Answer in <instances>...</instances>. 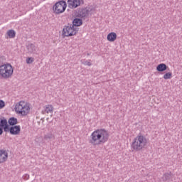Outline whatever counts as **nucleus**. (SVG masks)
<instances>
[{
	"instance_id": "1",
	"label": "nucleus",
	"mask_w": 182,
	"mask_h": 182,
	"mask_svg": "<svg viewBox=\"0 0 182 182\" xmlns=\"http://www.w3.org/2000/svg\"><path fill=\"white\" fill-rule=\"evenodd\" d=\"M109 132L105 129H99L94 131L91 136L90 143L92 146H100L105 144L109 140Z\"/></svg>"
},
{
	"instance_id": "2",
	"label": "nucleus",
	"mask_w": 182,
	"mask_h": 182,
	"mask_svg": "<svg viewBox=\"0 0 182 182\" xmlns=\"http://www.w3.org/2000/svg\"><path fill=\"white\" fill-rule=\"evenodd\" d=\"M14 75V68L9 63H4L3 58L0 57V76L3 79H10Z\"/></svg>"
},
{
	"instance_id": "3",
	"label": "nucleus",
	"mask_w": 182,
	"mask_h": 182,
	"mask_svg": "<svg viewBox=\"0 0 182 182\" xmlns=\"http://www.w3.org/2000/svg\"><path fill=\"white\" fill-rule=\"evenodd\" d=\"M147 146V139L141 134L137 135L133 140L131 144V149L132 151H141V149H144Z\"/></svg>"
},
{
	"instance_id": "4",
	"label": "nucleus",
	"mask_w": 182,
	"mask_h": 182,
	"mask_svg": "<svg viewBox=\"0 0 182 182\" xmlns=\"http://www.w3.org/2000/svg\"><path fill=\"white\" fill-rule=\"evenodd\" d=\"M79 32L77 27H74L72 24L68 23L64 26L63 29V36L65 37L75 36Z\"/></svg>"
},
{
	"instance_id": "5",
	"label": "nucleus",
	"mask_w": 182,
	"mask_h": 182,
	"mask_svg": "<svg viewBox=\"0 0 182 182\" xmlns=\"http://www.w3.org/2000/svg\"><path fill=\"white\" fill-rule=\"evenodd\" d=\"M67 7L68 4L64 0H60L53 5V10L54 11V14L59 15L60 14H63L66 11Z\"/></svg>"
},
{
	"instance_id": "6",
	"label": "nucleus",
	"mask_w": 182,
	"mask_h": 182,
	"mask_svg": "<svg viewBox=\"0 0 182 182\" xmlns=\"http://www.w3.org/2000/svg\"><path fill=\"white\" fill-rule=\"evenodd\" d=\"M90 10L87 9V7L80 8L77 11V18H81V19H85V18H87L89 16V13Z\"/></svg>"
},
{
	"instance_id": "7",
	"label": "nucleus",
	"mask_w": 182,
	"mask_h": 182,
	"mask_svg": "<svg viewBox=\"0 0 182 182\" xmlns=\"http://www.w3.org/2000/svg\"><path fill=\"white\" fill-rule=\"evenodd\" d=\"M68 6L70 9H76L80 4L83 5L85 1L83 0H68Z\"/></svg>"
},
{
	"instance_id": "8",
	"label": "nucleus",
	"mask_w": 182,
	"mask_h": 182,
	"mask_svg": "<svg viewBox=\"0 0 182 182\" xmlns=\"http://www.w3.org/2000/svg\"><path fill=\"white\" fill-rule=\"evenodd\" d=\"M6 133H10L13 136H18L21 133V126L9 127Z\"/></svg>"
},
{
	"instance_id": "9",
	"label": "nucleus",
	"mask_w": 182,
	"mask_h": 182,
	"mask_svg": "<svg viewBox=\"0 0 182 182\" xmlns=\"http://www.w3.org/2000/svg\"><path fill=\"white\" fill-rule=\"evenodd\" d=\"M0 127L4 129V132H5V133H6L8 129L9 128L8 120L4 117L0 118Z\"/></svg>"
},
{
	"instance_id": "10",
	"label": "nucleus",
	"mask_w": 182,
	"mask_h": 182,
	"mask_svg": "<svg viewBox=\"0 0 182 182\" xmlns=\"http://www.w3.org/2000/svg\"><path fill=\"white\" fill-rule=\"evenodd\" d=\"M26 105V103H25V102H23V101H20L19 102L16 104V106L14 108L16 113L19 114V112H21V110H22V109H23L25 107Z\"/></svg>"
},
{
	"instance_id": "11",
	"label": "nucleus",
	"mask_w": 182,
	"mask_h": 182,
	"mask_svg": "<svg viewBox=\"0 0 182 182\" xmlns=\"http://www.w3.org/2000/svg\"><path fill=\"white\" fill-rule=\"evenodd\" d=\"M8 160V152L6 150H0V163H5Z\"/></svg>"
},
{
	"instance_id": "12",
	"label": "nucleus",
	"mask_w": 182,
	"mask_h": 182,
	"mask_svg": "<svg viewBox=\"0 0 182 182\" xmlns=\"http://www.w3.org/2000/svg\"><path fill=\"white\" fill-rule=\"evenodd\" d=\"M162 180L164 182H169L171 181V179L173 178V173L171 172L165 173L162 176Z\"/></svg>"
},
{
	"instance_id": "13",
	"label": "nucleus",
	"mask_w": 182,
	"mask_h": 182,
	"mask_svg": "<svg viewBox=\"0 0 182 182\" xmlns=\"http://www.w3.org/2000/svg\"><path fill=\"white\" fill-rule=\"evenodd\" d=\"M7 122L10 127L14 126H18L16 125L18 124V119L15 117H10Z\"/></svg>"
},
{
	"instance_id": "14",
	"label": "nucleus",
	"mask_w": 182,
	"mask_h": 182,
	"mask_svg": "<svg viewBox=\"0 0 182 182\" xmlns=\"http://www.w3.org/2000/svg\"><path fill=\"white\" fill-rule=\"evenodd\" d=\"M74 28L75 26H81V25H83V21L82 18H75L73 20V23L71 24Z\"/></svg>"
},
{
	"instance_id": "15",
	"label": "nucleus",
	"mask_w": 182,
	"mask_h": 182,
	"mask_svg": "<svg viewBox=\"0 0 182 182\" xmlns=\"http://www.w3.org/2000/svg\"><path fill=\"white\" fill-rule=\"evenodd\" d=\"M107 39L109 42H114L117 39V34L114 32H111L107 35Z\"/></svg>"
},
{
	"instance_id": "16",
	"label": "nucleus",
	"mask_w": 182,
	"mask_h": 182,
	"mask_svg": "<svg viewBox=\"0 0 182 182\" xmlns=\"http://www.w3.org/2000/svg\"><path fill=\"white\" fill-rule=\"evenodd\" d=\"M168 68V67L165 63H161L156 66L157 72H165V70Z\"/></svg>"
},
{
	"instance_id": "17",
	"label": "nucleus",
	"mask_w": 182,
	"mask_h": 182,
	"mask_svg": "<svg viewBox=\"0 0 182 182\" xmlns=\"http://www.w3.org/2000/svg\"><path fill=\"white\" fill-rule=\"evenodd\" d=\"M30 110L31 108L29 107V106L26 105L24 106V108L19 111V114H21V116H26L28 113H29Z\"/></svg>"
},
{
	"instance_id": "18",
	"label": "nucleus",
	"mask_w": 182,
	"mask_h": 182,
	"mask_svg": "<svg viewBox=\"0 0 182 182\" xmlns=\"http://www.w3.org/2000/svg\"><path fill=\"white\" fill-rule=\"evenodd\" d=\"M45 113H53V107L51 105H48L45 110L42 111L43 114H45Z\"/></svg>"
},
{
	"instance_id": "19",
	"label": "nucleus",
	"mask_w": 182,
	"mask_h": 182,
	"mask_svg": "<svg viewBox=\"0 0 182 182\" xmlns=\"http://www.w3.org/2000/svg\"><path fill=\"white\" fill-rule=\"evenodd\" d=\"M27 49L29 53H35V52H36V46H35L33 43L27 46Z\"/></svg>"
},
{
	"instance_id": "20",
	"label": "nucleus",
	"mask_w": 182,
	"mask_h": 182,
	"mask_svg": "<svg viewBox=\"0 0 182 182\" xmlns=\"http://www.w3.org/2000/svg\"><path fill=\"white\" fill-rule=\"evenodd\" d=\"M7 35H8L9 38H15V36H16V32H15L14 30H9L7 31Z\"/></svg>"
},
{
	"instance_id": "21",
	"label": "nucleus",
	"mask_w": 182,
	"mask_h": 182,
	"mask_svg": "<svg viewBox=\"0 0 182 182\" xmlns=\"http://www.w3.org/2000/svg\"><path fill=\"white\" fill-rule=\"evenodd\" d=\"M52 139H55V136H53L52 133H48L44 136V140L47 141L52 140Z\"/></svg>"
},
{
	"instance_id": "22",
	"label": "nucleus",
	"mask_w": 182,
	"mask_h": 182,
	"mask_svg": "<svg viewBox=\"0 0 182 182\" xmlns=\"http://www.w3.org/2000/svg\"><path fill=\"white\" fill-rule=\"evenodd\" d=\"M171 77H173V73H166L164 75V79H165L166 80L171 79Z\"/></svg>"
},
{
	"instance_id": "23",
	"label": "nucleus",
	"mask_w": 182,
	"mask_h": 182,
	"mask_svg": "<svg viewBox=\"0 0 182 182\" xmlns=\"http://www.w3.org/2000/svg\"><path fill=\"white\" fill-rule=\"evenodd\" d=\"M34 58L32 57H28L26 58V63L28 65H31V63H33Z\"/></svg>"
},
{
	"instance_id": "24",
	"label": "nucleus",
	"mask_w": 182,
	"mask_h": 182,
	"mask_svg": "<svg viewBox=\"0 0 182 182\" xmlns=\"http://www.w3.org/2000/svg\"><path fill=\"white\" fill-rule=\"evenodd\" d=\"M82 64L85 65V66H92V63L88 60H84V62H82Z\"/></svg>"
},
{
	"instance_id": "25",
	"label": "nucleus",
	"mask_w": 182,
	"mask_h": 182,
	"mask_svg": "<svg viewBox=\"0 0 182 182\" xmlns=\"http://www.w3.org/2000/svg\"><path fill=\"white\" fill-rule=\"evenodd\" d=\"M4 107H5V102L0 100V109H4Z\"/></svg>"
},
{
	"instance_id": "26",
	"label": "nucleus",
	"mask_w": 182,
	"mask_h": 182,
	"mask_svg": "<svg viewBox=\"0 0 182 182\" xmlns=\"http://www.w3.org/2000/svg\"><path fill=\"white\" fill-rule=\"evenodd\" d=\"M23 178L24 180H29V174H28V173L24 174V175L23 176Z\"/></svg>"
},
{
	"instance_id": "27",
	"label": "nucleus",
	"mask_w": 182,
	"mask_h": 182,
	"mask_svg": "<svg viewBox=\"0 0 182 182\" xmlns=\"http://www.w3.org/2000/svg\"><path fill=\"white\" fill-rule=\"evenodd\" d=\"M4 129L0 127V136H2L4 134Z\"/></svg>"
}]
</instances>
